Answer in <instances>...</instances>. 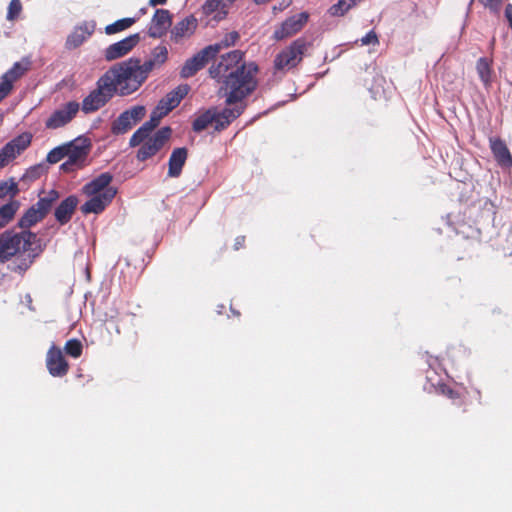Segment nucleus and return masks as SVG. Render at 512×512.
<instances>
[{"mask_svg":"<svg viewBox=\"0 0 512 512\" xmlns=\"http://www.w3.org/2000/svg\"><path fill=\"white\" fill-rule=\"evenodd\" d=\"M244 55L241 50H232L221 55L209 68L210 77L220 85L219 92L229 106L244 104L258 86V66L255 62L247 63Z\"/></svg>","mask_w":512,"mask_h":512,"instance_id":"f257e3e1","label":"nucleus"},{"mask_svg":"<svg viewBox=\"0 0 512 512\" xmlns=\"http://www.w3.org/2000/svg\"><path fill=\"white\" fill-rule=\"evenodd\" d=\"M125 90V86L111 66L98 78L95 88L83 98L80 109L86 115L95 113L105 107L115 95H130L124 93Z\"/></svg>","mask_w":512,"mask_h":512,"instance_id":"f03ea898","label":"nucleus"},{"mask_svg":"<svg viewBox=\"0 0 512 512\" xmlns=\"http://www.w3.org/2000/svg\"><path fill=\"white\" fill-rule=\"evenodd\" d=\"M112 67L126 88L124 93L130 95L143 85L151 71L159 68L150 58L142 63L141 59L136 57L116 63Z\"/></svg>","mask_w":512,"mask_h":512,"instance_id":"7ed1b4c3","label":"nucleus"},{"mask_svg":"<svg viewBox=\"0 0 512 512\" xmlns=\"http://www.w3.org/2000/svg\"><path fill=\"white\" fill-rule=\"evenodd\" d=\"M37 240V235L29 230L5 231L0 235V261L4 263L21 251L32 250Z\"/></svg>","mask_w":512,"mask_h":512,"instance_id":"20e7f679","label":"nucleus"},{"mask_svg":"<svg viewBox=\"0 0 512 512\" xmlns=\"http://www.w3.org/2000/svg\"><path fill=\"white\" fill-rule=\"evenodd\" d=\"M310 43L305 38H297L289 46L282 49L274 58L275 73L287 72L297 67L303 60Z\"/></svg>","mask_w":512,"mask_h":512,"instance_id":"39448f33","label":"nucleus"},{"mask_svg":"<svg viewBox=\"0 0 512 512\" xmlns=\"http://www.w3.org/2000/svg\"><path fill=\"white\" fill-rule=\"evenodd\" d=\"M60 198L57 190L51 189L44 196L32 205L19 219L18 225L24 230H28L38 222H41L51 211L54 203Z\"/></svg>","mask_w":512,"mask_h":512,"instance_id":"423d86ee","label":"nucleus"},{"mask_svg":"<svg viewBox=\"0 0 512 512\" xmlns=\"http://www.w3.org/2000/svg\"><path fill=\"white\" fill-rule=\"evenodd\" d=\"M172 135V129L164 126L158 129L152 136H147L139 145L136 158L140 162H144L155 156L168 142Z\"/></svg>","mask_w":512,"mask_h":512,"instance_id":"0eeeda50","label":"nucleus"},{"mask_svg":"<svg viewBox=\"0 0 512 512\" xmlns=\"http://www.w3.org/2000/svg\"><path fill=\"white\" fill-rule=\"evenodd\" d=\"M146 109L142 105L133 106L122 112L111 125V132L114 135L127 133L134 125L143 119Z\"/></svg>","mask_w":512,"mask_h":512,"instance_id":"6e6552de","label":"nucleus"},{"mask_svg":"<svg viewBox=\"0 0 512 512\" xmlns=\"http://www.w3.org/2000/svg\"><path fill=\"white\" fill-rule=\"evenodd\" d=\"M32 135L22 133L6 143L0 149V168L6 167L11 161L25 151L31 144Z\"/></svg>","mask_w":512,"mask_h":512,"instance_id":"1a4fd4ad","label":"nucleus"},{"mask_svg":"<svg viewBox=\"0 0 512 512\" xmlns=\"http://www.w3.org/2000/svg\"><path fill=\"white\" fill-rule=\"evenodd\" d=\"M80 103L69 101L56 109L45 121L47 129H58L69 124L78 114Z\"/></svg>","mask_w":512,"mask_h":512,"instance_id":"9d476101","label":"nucleus"},{"mask_svg":"<svg viewBox=\"0 0 512 512\" xmlns=\"http://www.w3.org/2000/svg\"><path fill=\"white\" fill-rule=\"evenodd\" d=\"M91 141L87 137H77L76 139L65 143V150L67 152V159L75 163L76 167H85L87 158L91 151Z\"/></svg>","mask_w":512,"mask_h":512,"instance_id":"9b49d317","label":"nucleus"},{"mask_svg":"<svg viewBox=\"0 0 512 512\" xmlns=\"http://www.w3.org/2000/svg\"><path fill=\"white\" fill-rule=\"evenodd\" d=\"M308 19L309 14L307 12H301L287 18L274 30L273 38L276 41H281L292 37L303 29Z\"/></svg>","mask_w":512,"mask_h":512,"instance_id":"f8f14e48","label":"nucleus"},{"mask_svg":"<svg viewBox=\"0 0 512 512\" xmlns=\"http://www.w3.org/2000/svg\"><path fill=\"white\" fill-rule=\"evenodd\" d=\"M141 37L139 33L131 34L128 37L109 45L104 51V59L108 62L117 60L129 54L138 45Z\"/></svg>","mask_w":512,"mask_h":512,"instance_id":"ddd939ff","label":"nucleus"},{"mask_svg":"<svg viewBox=\"0 0 512 512\" xmlns=\"http://www.w3.org/2000/svg\"><path fill=\"white\" fill-rule=\"evenodd\" d=\"M212 50V47H205L193 57L187 59L181 68L180 76L187 79L194 76L199 70L204 68L206 64L214 58L211 54Z\"/></svg>","mask_w":512,"mask_h":512,"instance_id":"4468645a","label":"nucleus"},{"mask_svg":"<svg viewBox=\"0 0 512 512\" xmlns=\"http://www.w3.org/2000/svg\"><path fill=\"white\" fill-rule=\"evenodd\" d=\"M46 367L49 374L53 377H63L69 371V363L61 349L55 345H52L47 352Z\"/></svg>","mask_w":512,"mask_h":512,"instance_id":"2eb2a0df","label":"nucleus"},{"mask_svg":"<svg viewBox=\"0 0 512 512\" xmlns=\"http://www.w3.org/2000/svg\"><path fill=\"white\" fill-rule=\"evenodd\" d=\"M117 194V189H109L99 195L89 196L90 199L81 206V212L87 214H100L112 202Z\"/></svg>","mask_w":512,"mask_h":512,"instance_id":"dca6fc26","label":"nucleus"},{"mask_svg":"<svg viewBox=\"0 0 512 512\" xmlns=\"http://www.w3.org/2000/svg\"><path fill=\"white\" fill-rule=\"evenodd\" d=\"M172 25V14L167 9H157L151 19L148 35L151 38H161Z\"/></svg>","mask_w":512,"mask_h":512,"instance_id":"f3484780","label":"nucleus"},{"mask_svg":"<svg viewBox=\"0 0 512 512\" xmlns=\"http://www.w3.org/2000/svg\"><path fill=\"white\" fill-rule=\"evenodd\" d=\"M245 108V104H234L233 107H226L221 111L215 107V120H213L214 130L220 132L226 129L244 112Z\"/></svg>","mask_w":512,"mask_h":512,"instance_id":"a211bd4d","label":"nucleus"},{"mask_svg":"<svg viewBox=\"0 0 512 512\" xmlns=\"http://www.w3.org/2000/svg\"><path fill=\"white\" fill-rule=\"evenodd\" d=\"M188 85H181L170 91L164 96L157 104L156 108L162 111L165 115L176 108L181 100L188 94Z\"/></svg>","mask_w":512,"mask_h":512,"instance_id":"6ab92c4d","label":"nucleus"},{"mask_svg":"<svg viewBox=\"0 0 512 512\" xmlns=\"http://www.w3.org/2000/svg\"><path fill=\"white\" fill-rule=\"evenodd\" d=\"M113 180V175L109 172H104L98 175L96 178L86 183L82 187V192L86 196L99 195L104 193L106 190L115 189L110 186Z\"/></svg>","mask_w":512,"mask_h":512,"instance_id":"aec40b11","label":"nucleus"},{"mask_svg":"<svg viewBox=\"0 0 512 512\" xmlns=\"http://www.w3.org/2000/svg\"><path fill=\"white\" fill-rule=\"evenodd\" d=\"M78 203L79 200L75 195H70L62 200L54 211L56 221L60 225L67 224L71 220Z\"/></svg>","mask_w":512,"mask_h":512,"instance_id":"412c9836","label":"nucleus"},{"mask_svg":"<svg viewBox=\"0 0 512 512\" xmlns=\"http://www.w3.org/2000/svg\"><path fill=\"white\" fill-rule=\"evenodd\" d=\"M198 25L194 15H189L175 24L171 30V39L179 42L181 39L190 37L196 30Z\"/></svg>","mask_w":512,"mask_h":512,"instance_id":"4be33fe9","label":"nucleus"},{"mask_svg":"<svg viewBox=\"0 0 512 512\" xmlns=\"http://www.w3.org/2000/svg\"><path fill=\"white\" fill-rule=\"evenodd\" d=\"M490 148L495 160L501 167H512V155L502 139L491 138Z\"/></svg>","mask_w":512,"mask_h":512,"instance_id":"5701e85b","label":"nucleus"},{"mask_svg":"<svg viewBox=\"0 0 512 512\" xmlns=\"http://www.w3.org/2000/svg\"><path fill=\"white\" fill-rule=\"evenodd\" d=\"M188 157V150L185 147L175 148L168 161V176L177 178L181 175L182 169Z\"/></svg>","mask_w":512,"mask_h":512,"instance_id":"b1692460","label":"nucleus"},{"mask_svg":"<svg viewBox=\"0 0 512 512\" xmlns=\"http://www.w3.org/2000/svg\"><path fill=\"white\" fill-rule=\"evenodd\" d=\"M477 74L486 89L492 85L493 69L492 61L486 57H481L476 62Z\"/></svg>","mask_w":512,"mask_h":512,"instance_id":"393cba45","label":"nucleus"},{"mask_svg":"<svg viewBox=\"0 0 512 512\" xmlns=\"http://www.w3.org/2000/svg\"><path fill=\"white\" fill-rule=\"evenodd\" d=\"M227 4L226 0H206L203 5V12L206 15H210L214 12H217L215 15V19L220 21L224 19L227 15Z\"/></svg>","mask_w":512,"mask_h":512,"instance_id":"a878e982","label":"nucleus"},{"mask_svg":"<svg viewBox=\"0 0 512 512\" xmlns=\"http://www.w3.org/2000/svg\"><path fill=\"white\" fill-rule=\"evenodd\" d=\"M227 4L226 0H206L203 5V12L206 15H210L214 12H217L215 15V19L220 21L224 19L227 15Z\"/></svg>","mask_w":512,"mask_h":512,"instance_id":"bb28decb","label":"nucleus"},{"mask_svg":"<svg viewBox=\"0 0 512 512\" xmlns=\"http://www.w3.org/2000/svg\"><path fill=\"white\" fill-rule=\"evenodd\" d=\"M30 68V62H16L13 66L2 75V79L9 81L10 85L14 87V83L20 79Z\"/></svg>","mask_w":512,"mask_h":512,"instance_id":"cd10ccee","label":"nucleus"},{"mask_svg":"<svg viewBox=\"0 0 512 512\" xmlns=\"http://www.w3.org/2000/svg\"><path fill=\"white\" fill-rule=\"evenodd\" d=\"M215 107L209 108L204 112L199 113L192 123V129L194 132H201L208 128L209 125H213L215 120Z\"/></svg>","mask_w":512,"mask_h":512,"instance_id":"c85d7f7f","label":"nucleus"},{"mask_svg":"<svg viewBox=\"0 0 512 512\" xmlns=\"http://www.w3.org/2000/svg\"><path fill=\"white\" fill-rule=\"evenodd\" d=\"M91 34L92 31H90L86 25L77 27L68 36L66 40V47L68 49H75L79 47Z\"/></svg>","mask_w":512,"mask_h":512,"instance_id":"c756f323","label":"nucleus"},{"mask_svg":"<svg viewBox=\"0 0 512 512\" xmlns=\"http://www.w3.org/2000/svg\"><path fill=\"white\" fill-rule=\"evenodd\" d=\"M156 127L151 124L149 121H146L142 124L130 137L129 145L130 147H136L141 144L147 136H152V132Z\"/></svg>","mask_w":512,"mask_h":512,"instance_id":"7c9ffc66","label":"nucleus"},{"mask_svg":"<svg viewBox=\"0 0 512 512\" xmlns=\"http://www.w3.org/2000/svg\"><path fill=\"white\" fill-rule=\"evenodd\" d=\"M239 39V33L237 31H231L225 34L224 37L219 42L212 45H208L207 47L213 48L211 54L213 55V57H215L222 49L234 46Z\"/></svg>","mask_w":512,"mask_h":512,"instance_id":"2f4dec72","label":"nucleus"},{"mask_svg":"<svg viewBox=\"0 0 512 512\" xmlns=\"http://www.w3.org/2000/svg\"><path fill=\"white\" fill-rule=\"evenodd\" d=\"M437 390L441 395L451 399L455 405H462L464 403L463 393L458 389L442 383L438 385Z\"/></svg>","mask_w":512,"mask_h":512,"instance_id":"473e14b6","label":"nucleus"},{"mask_svg":"<svg viewBox=\"0 0 512 512\" xmlns=\"http://www.w3.org/2000/svg\"><path fill=\"white\" fill-rule=\"evenodd\" d=\"M40 251V249L33 246L32 250L24 251V253H27V257L23 259H17V264L16 267L14 268V271L24 273L34 262V259L39 255Z\"/></svg>","mask_w":512,"mask_h":512,"instance_id":"72a5a7b5","label":"nucleus"},{"mask_svg":"<svg viewBox=\"0 0 512 512\" xmlns=\"http://www.w3.org/2000/svg\"><path fill=\"white\" fill-rule=\"evenodd\" d=\"M136 18H123L120 20L115 21L112 24H109L105 27V33L107 35H112L118 32H121L125 29H128L131 27L135 22Z\"/></svg>","mask_w":512,"mask_h":512,"instance_id":"f704fd0d","label":"nucleus"},{"mask_svg":"<svg viewBox=\"0 0 512 512\" xmlns=\"http://www.w3.org/2000/svg\"><path fill=\"white\" fill-rule=\"evenodd\" d=\"M18 205L16 202L7 203L0 208V228L4 227L17 211Z\"/></svg>","mask_w":512,"mask_h":512,"instance_id":"c9c22d12","label":"nucleus"},{"mask_svg":"<svg viewBox=\"0 0 512 512\" xmlns=\"http://www.w3.org/2000/svg\"><path fill=\"white\" fill-rule=\"evenodd\" d=\"M64 351L68 356L79 358L83 352V345L79 339H69L64 345Z\"/></svg>","mask_w":512,"mask_h":512,"instance_id":"e433bc0d","label":"nucleus"},{"mask_svg":"<svg viewBox=\"0 0 512 512\" xmlns=\"http://www.w3.org/2000/svg\"><path fill=\"white\" fill-rule=\"evenodd\" d=\"M150 59L160 68L168 59V49L164 45L156 46L152 52Z\"/></svg>","mask_w":512,"mask_h":512,"instance_id":"4c0bfd02","label":"nucleus"},{"mask_svg":"<svg viewBox=\"0 0 512 512\" xmlns=\"http://www.w3.org/2000/svg\"><path fill=\"white\" fill-rule=\"evenodd\" d=\"M353 6L349 3V0H339L336 4L332 5L328 13L334 17L344 16Z\"/></svg>","mask_w":512,"mask_h":512,"instance_id":"58836bf2","label":"nucleus"},{"mask_svg":"<svg viewBox=\"0 0 512 512\" xmlns=\"http://www.w3.org/2000/svg\"><path fill=\"white\" fill-rule=\"evenodd\" d=\"M18 192V185L15 181H0V198H4L7 195L14 197L18 194Z\"/></svg>","mask_w":512,"mask_h":512,"instance_id":"ea45409f","label":"nucleus"},{"mask_svg":"<svg viewBox=\"0 0 512 512\" xmlns=\"http://www.w3.org/2000/svg\"><path fill=\"white\" fill-rule=\"evenodd\" d=\"M67 155V152L65 150V144H62L60 146H57L53 148L46 157V160L50 164H56L60 162L63 158H65Z\"/></svg>","mask_w":512,"mask_h":512,"instance_id":"a19ab883","label":"nucleus"},{"mask_svg":"<svg viewBox=\"0 0 512 512\" xmlns=\"http://www.w3.org/2000/svg\"><path fill=\"white\" fill-rule=\"evenodd\" d=\"M22 11V4L20 0H11L8 6L7 20L13 21L18 18Z\"/></svg>","mask_w":512,"mask_h":512,"instance_id":"79ce46f5","label":"nucleus"},{"mask_svg":"<svg viewBox=\"0 0 512 512\" xmlns=\"http://www.w3.org/2000/svg\"><path fill=\"white\" fill-rule=\"evenodd\" d=\"M360 41H361V45H363V46L370 45V44H372V45L379 44L378 36L374 30L369 31L364 37H362L360 39Z\"/></svg>","mask_w":512,"mask_h":512,"instance_id":"37998d69","label":"nucleus"},{"mask_svg":"<svg viewBox=\"0 0 512 512\" xmlns=\"http://www.w3.org/2000/svg\"><path fill=\"white\" fill-rule=\"evenodd\" d=\"M13 86L9 81L0 79V103L12 92Z\"/></svg>","mask_w":512,"mask_h":512,"instance_id":"c03bdc74","label":"nucleus"},{"mask_svg":"<svg viewBox=\"0 0 512 512\" xmlns=\"http://www.w3.org/2000/svg\"><path fill=\"white\" fill-rule=\"evenodd\" d=\"M478 1L493 12H498L502 5V0H478Z\"/></svg>","mask_w":512,"mask_h":512,"instance_id":"a18cd8bd","label":"nucleus"},{"mask_svg":"<svg viewBox=\"0 0 512 512\" xmlns=\"http://www.w3.org/2000/svg\"><path fill=\"white\" fill-rule=\"evenodd\" d=\"M165 116L166 115L162 111H159V109L155 107V109L151 112L150 119L148 121L157 127L161 119Z\"/></svg>","mask_w":512,"mask_h":512,"instance_id":"49530a36","label":"nucleus"},{"mask_svg":"<svg viewBox=\"0 0 512 512\" xmlns=\"http://www.w3.org/2000/svg\"><path fill=\"white\" fill-rule=\"evenodd\" d=\"M83 167H76L75 163L70 162L69 159H67L64 163L61 164L60 169L65 173L74 172L76 170L82 169Z\"/></svg>","mask_w":512,"mask_h":512,"instance_id":"de8ad7c7","label":"nucleus"},{"mask_svg":"<svg viewBox=\"0 0 512 512\" xmlns=\"http://www.w3.org/2000/svg\"><path fill=\"white\" fill-rule=\"evenodd\" d=\"M244 244H245V236H238V237H236L235 242H234V249L239 250L242 247H244Z\"/></svg>","mask_w":512,"mask_h":512,"instance_id":"09e8293b","label":"nucleus"},{"mask_svg":"<svg viewBox=\"0 0 512 512\" xmlns=\"http://www.w3.org/2000/svg\"><path fill=\"white\" fill-rule=\"evenodd\" d=\"M505 16L509 22V25L512 29V5L509 4L507 5L506 9H505Z\"/></svg>","mask_w":512,"mask_h":512,"instance_id":"8fccbe9b","label":"nucleus"},{"mask_svg":"<svg viewBox=\"0 0 512 512\" xmlns=\"http://www.w3.org/2000/svg\"><path fill=\"white\" fill-rule=\"evenodd\" d=\"M167 0H149L150 6H158V5H164L166 4Z\"/></svg>","mask_w":512,"mask_h":512,"instance_id":"3c124183","label":"nucleus"},{"mask_svg":"<svg viewBox=\"0 0 512 512\" xmlns=\"http://www.w3.org/2000/svg\"><path fill=\"white\" fill-rule=\"evenodd\" d=\"M269 1H270V0H254V2H255L256 4H264V3H267V2H269Z\"/></svg>","mask_w":512,"mask_h":512,"instance_id":"603ef678","label":"nucleus"},{"mask_svg":"<svg viewBox=\"0 0 512 512\" xmlns=\"http://www.w3.org/2000/svg\"><path fill=\"white\" fill-rule=\"evenodd\" d=\"M139 13H140V14H142V15H144V14H146V13H147V9H146V8H141V9L139 10Z\"/></svg>","mask_w":512,"mask_h":512,"instance_id":"864d4df0","label":"nucleus"},{"mask_svg":"<svg viewBox=\"0 0 512 512\" xmlns=\"http://www.w3.org/2000/svg\"><path fill=\"white\" fill-rule=\"evenodd\" d=\"M228 2V4H232L234 3L236 0H226Z\"/></svg>","mask_w":512,"mask_h":512,"instance_id":"5fc2aeb1","label":"nucleus"}]
</instances>
